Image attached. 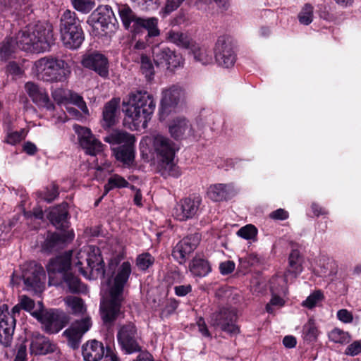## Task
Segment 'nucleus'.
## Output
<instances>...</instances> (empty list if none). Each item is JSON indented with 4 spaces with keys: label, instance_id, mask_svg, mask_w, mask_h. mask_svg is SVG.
Masks as SVG:
<instances>
[{
    "label": "nucleus",
    "instance_id": "obj_29",
    "mask_svg": "<svg viewBox=\"0 0 361 361\" xmlns=\"http://www.w3.org/2000/svg\"><path fill=\"white\" fill-rule=\"evenodd\" d=\"M302 259L298 250H293L288 258V267L284 274V280L287 282L298 277L302 271Z\"/></svg>",
    "mask_w": 361,
    "mask_h": 361
},
{
    "label": "nucleus",
    "instance_id": "obj_37",
    "mask_svg": "<svg viewBox=\"0 0 361 361\" xmlns=\"http://www.w3.org/2000/svg\"><path fill=\"white\" fill-rule=\"evenodd\" d=\"M104 141L113 145L135 143V137L123 130H116L104 138Z\"/></svg>",
    "mask_w": 361,
    "mask_h": 361
},
{
    "label": "nucleus",
    "instance_id": "obj_50",
    "mask_svg": "<svg viewBox=\"0 0 361 361\" xmlns=\"http://www.w3.org/2000/svg\"><path fill=\"white\" fill-rule=\"evenodd\" d=\"M68 100L76 105L84 114H88V109L82 97L79 94L70 92Z\"/></svg>",
    "mask_w": 361,
    "mask_h": 361
},
{
    "label": "nucleus",
    "instance_id": "obj_27",
    "mask_svg": "<svg viewBox=\"0 0 361 361\" xmlns=\"http://www.w3.org/2000/svg\"><path fill=\"white\" fill-rule=\"evenodd\" d=\"M68 204L66 202L52 208L48 214V218L52 224L61 229L68 227Z\"/></svg>",
    "mask_w": 361,
    "mask_h": 361
},
{
    "label": "nucleus",
    "instance_id": "obj_7",
    "mask_svg": "<svg viewBox=\"0 0 361 361\" xmlns=\"http://www.w3.org/2000/svg\"><path fill=\"white\" fill-rule=\"evenodd\" d=\"M75 266L85 276L91 275L94 278L104 275V262L99 249L94 246H88L78 253Z\"/></svg>",
    "mask_w": 361,
    "mask_h": 361
},
{
    "label": "nucleus",
    "instance_id": "obj_47",
    "mask_svg": "<svg viewBox=\"0 0 361 361\" xmlns=\"http://www.w3.org/2000/svg\"><path fill=\"white\" fill-rule=\"evenodd\" d=\"M257 234V229L252 224L246 225L240 228L237 235L246 240H255Z\"/></svg>",
    "mask_w": 361,
    "mask_h": 361
},
{
    "label": "nucleus",
    "instance_id": "obj_20",
    "mask_svg": "<svg viewBox=\"0 0 361 361\" xmlns=\"http://www.w3.org/2000/svg\"><path fill=\"white\" fill-rule=\"evenodd\" d=\"M71 252H67L64 255H59L51 259L47 266L49 283L56 285V283L52 282L56 274L61 275L62 278L63 274L68 273L71 265Z\"/></svg>",
    "mask_w": 361,
    "mask_h": 361
},
{
    "label": "nucleus",
    "instance_id": "obj_24",
    "mask_svg": "<svg viewBox=\"0 0 361 361\" xmlns=\"http://www.w3.org/2000/svg\"><path fill=\"white\" fill-rule=\"evenodd\" d=\"M169 128L171 135L176 140L195 137V132L191 123L183 117H177L171 121Z\"/></svg>",
    "mask_w": 361,
    "mask_h": 361
},
{
    "label": "nucleus",
    "instance_id": "obj_51",
    "mask_svg": "<svg viewBox=\"0 0 361 361\" xmlns=\"http://www.w3.org/2000/svg\"><path fill=\"white\" fill-rule=\"evenodd\" d=\"M70 92L63 88H56L52 90L51 96L56 102L62 104L68 100Z\"/></svg>",
    "mask_w": 361,
    "mask_h": 361
},
{
    "label": "nucleus",
    "instance_id": "obj_6",
    "mask_svg": "<svg viewBox=\"0 0 361 361\" xmlns=\"http://www.w3.org/2000/svg\"><path fill=\"white\" fill-rule=\"evenodd\" d=\"M60 34L61 39L66 48L76 49L81 46L85 37L80 21L75 12L66 10L62 14Z\"/></svg>",
    "mask_w": 361,
    "mask_h": 361
},
{
    "label": "nucleus",
    "instance_id": "obj_32",
    "mask_svg": "<svg viewBox=\"0 0 361 361\" xmlns=\"http://www.w3.org/2000/svg\"><path fill=\"white\" fill-rule=\"evenodd\" d=\"M118 12L124 27L133 31L138 17L126 4L117 5Z\"/></svg>",
    "mask_w": 361,
    "mask_h": 361
},
{
    "label": "nucleus",
    "instance_id": "obj_61",
    "mask_svg": "<svg viewBox=\"0 0 361 361\" xmlns=\"http://www.w3.org/2000/svg\"><path fill=\"white\" fill-rule=\"evenodd\" d=\"M283 303H284V301L281 298H280L277 295H274L272 297V298L271 299L270 302L267 305L266 310L269 313H272L273 309H272L271 306H273V305L282 306L283 305Z\"/></svg>",
    "mask_w": 361,
    "mask_h": 361
},
{
    "label": "nucleus",
    "instance_id": "obj_41",
    "mask_svg": "<svg viewBox=\"0 0 361 361\" xmlns=\"http://www.w3.org/2000/svg\"><path fill=\"white\" fill-rule=\"evenodd\" d=\"M140 71L148 81L154 78V68L151 59L145 54L140 56Z\"/></svg>",
    "mask_w": 361,
    "mask_h": 361
},
{
    "label": "nucleus",
    "instance_id": "obj_26",
    "mask_svg": "<svg viewBox=\"0 0 361 361\" xmlns=\"http://www.w3.org/2000/svg\"><path fill=\"white\" fill-rule=\"evenodd\" d=\"M73 238L74 234L73 232L64 234L51 233L47 235L42 247L47 252H53L62 248L68 241L72 240Z\"/></svg>",
    "mask_w": 361,
    "mask_h": 361
},
{
    "label": "nucleus",
    "instance_id": "obj_30",
    "mask_svg": "<svg viewBox=\"0 0 361 361\" xmlns=\"http://www.w3.org/2000/svg\"><path fill=\"white\" fill-rule=\"evenodd\" d=\"M158 19L154 17L143 18H140L135 22V27L133 32L138 33L142 29L147 31L146 37H153L159 36L160 34L159 30L157 27Z\"/></svg>",
    "mask_w": 361,
    "mask_h": 361
},
{
    "label": "nucleus",
    "instance_id": "obj_43",
    "mask_svg": "<svg viewBox=\"0 0 361 361\" xmlns=\"http://www.w3.org/2000/svg\"><path fill=\"white\" fill-rule=\"evenodd\" d=\"M303 336L305 340L312 342L317 339L318 331L312 319H310L303 326Z\"/></svg>",
    "mask_w": 361,
    "mask_h": 361
},
{
    "label": "nucleus",
    "instance_id": "obj_22",
    "mask_svg": "<svg viewBox=\"0 0 361 361\" xmlns=\"http://www.w3.org/2000/svg\"><path fill=\"white\" fill-rule=\"evenodd\" d=\"M202 198L200 195L190 196L180 202L174 211L175 217L180 221H185L193 217L197 212Z\"/></svg>",
    "mask_w": 361,
    "mask_h": 361
},
{
    "label": "nucleus",
    "instance_id": "obj_12",
    "mask_svg": "<svg viewBox=\"0 0 361 361\" xmlns=\"http://www.w3.org/2000/svg\"><path fill=\"white\" fill-rule=\"evenodd\" d=\"M215 60L219 66L228 68L236 61V53L231 39L225 36L219 37L214 48Z\"/></svg>",
    "mask_w": 361,
    "mask_h": 361
},
{
    "label": "nucleus",
    "instance_id": "obj_57",
    "mask_svg": "<svg viewBox=\"0 0 361 361\" xmlns=\"http://www.w3.org/2000/svg\"><path fill=\"white\" fill-rule=\"evenodd\" d=\"M184 0H166L165 5V12L166 13H170L172 11L176 10L180 4L183 2Z\"/></svg>",
    "mask_w": 361,
    "mask_h": 361
},
{
    "label": "nucleus",
    "instance_id": "obj_44",
    "mask_svg": "<svg viewBox=\"0 0 361 361\" xmlns=\"http://www.w3.org/2000/svg\"><path fill=\"white\" fill-rule=\"evenodd\" d=\"M73 8L82 13H90L94 7L95 3L92 0H71Z\"/></svg>",
    "mask_w": 361,
    "mask_h": 361
},
{
    "label": "nucleus",
    "instance_id": "obj_28",
    "mask_svg": "<svg viewBox=\"0 0 361 361\" xmlns=\"http://www.w3.org/2000/svg\"><path fill=\"white\" fill-rule=\"evenodd\" d=\"M82 353L85 361H100L104 355V348L101 342L92 340L82 345Z\"/></svg>",
    "mask_w": 361,
    "mask_h": 361
},
{
    "label": "nucleus",
    "instance_id": "obj_38",
    "mask_svg": "<svg viewBox=\"0 0 361 361\" xmlns=\"http://www.w3.org/2000/svg\"><path fill=\"white\" fill-rule=\"evenodd\" d=\"M211 270L208 261L202 258H194L190 264V271L196 276H206Z\"/></svg>",
    "mask_w": 361,
    "mask_h": 361
},
{
    "label": "nucleus",
    "instance_id": "obj_13",
    "mask_svg": "<svg viewBox=\"0 0 361 361\" xmlns=\"http://www.w3.org/2000/svg\"><path fill=\"white\" fill-rule=\"evenodd\" d=\"M237 315L235 309L222 308L212 314L210 324L214 327H219L223 331L231 335L238 334L239 329L235 325Z\"/></svg>",
    "mask_w": 361,
    "mask_h": 361
},
{
    "label": "nucleus",
    "instance_id": "obj_58",
    "mask_svg": "<svg viewBox=\"0 0 361 361\" xmlns=\"http://www.w3.org/2000/svg\"><path fill=\"white\" fill-rule=\"evenodd\" d=\"M220 271L222 274H231L235 269V263L232 261L221 262L219 265Z\"/></svg>",
    "mask_w": 361,
    "mask_h": 361
},
{
    "label": "nucleus",
    "instance_id": "obj_36",
    "mask_svg": "<svg viewBox=\"0 0 361 361\" xmlns=\"http://www.w3.org/2000/svg\"><path fill=\"white\" fill-rule=\"evenodd\" d=\"M61 279L70 292L73 293H87V288L86 286L82 283L80 279L72 274V273L68 272L66 274H63V276Z\"/></svg>",
    "mask_w": 361,
    "mask_h": 361
},
{
    "label": "nucleus",
    "instance_id": "obj_55",
    "mask_svg": "<svg viewBox=\"0 0 361 361\" xmlns=\"http://www.w3.org/2000/svg\"><path fill=\"white\" fill-rule=\"evenodd\" d=\"M59 195L58 188L56 185H52L50 188H48L47 192L43 196V199L50 203L54 200Z\"/></svg>",
    "mask_w": 361,
    "mask_h": 361
},
{
    "label": "nucleus",
    "instance_id": "obj_16",
    "mask_svg": "<svg viewBox=\"0 0 361 361\" xmlns=\"http://www.w3.org/2000/svg\"><path fill=\"white\" fill-rule=\"evenodd\" d=\"M73 129L78 135L80 145L87 154L95 156L102 151V142L94 137L89 128L75 124Z\"/></svg>",
    "mask_w": 361,
    "mask_h": 361
},
{
    "label": "nucleus",
    "instance_id": "obj_59",
    "mask_svg": "<svg viewBox=\"0 0 361 361\" xmlns=\"http://www.w3.org/2000/svg\"><path fill=\"white\" fill-rule=\"evenodd\" d=\"M23 139L22 134L18 131L10 132L6 137V142L11 145H16Z\"/></svg>",
    "mask_w": 361,
    "mask_h": 361
},
{
    "label": "nucleus",
    "instance_id": "obj_42",
    "mask_svg": "<svg viewBox=\"0 0 361 361\" xmlns=\"http://www.w3.org/2000/svg\"><path fill=\"white\" fill-rule=\"evenodd\" d=\"M65 302L73 314H80L85 312L86 309L83 300L80 298L68 296L66 298Z\"/></svg>",
    "mask_w": 361,
    "mask_h": 361
},
{
    "label": "nucleus",
    "instance_id": "obj_9",
    "mask_svg": "<svg viewBox=\"0 0 361 361\" xmlns=\"http://www.w3.org/2000/svg\"><path fill=\"white\" fill-rule=\"evenodd\" d=\"M31 314L42 323L44 330L49 334L58 333L69 322L68 316L58 309L34 311Z\"/></svg>",
    "mask_w": 361,
    "mask_h": 361
},
{
    "label": "nucleus",
    "instance_id": "obj_17",
    "mask_svg": "<svg viewBox=\"0 0 361 361\" xmlns=\"http://www.w3.org/2000/svg\"><path fill=\"white\" fill-rule=\"evenodd\" d=\"M201 236L195 233L188 235L181 240L173 248L172 255L180 264L185 262L189 255L194 251L200 243Z\"/></svg>",
    "mask_w": 361,
    "mask_h": 361
},
{
    "label": "nucleus",
    "instance_id": "obj_2",
    "mask_svg": "<svg viewBox=\"0 0 361 361\" xmlns=\"http://www.w3.org/2000/svg\"><path fill=\"white\" fill-rule=\"evenodd\" d=\"M130 274V264L124 262L118 267L113 281L109 280V295L100 307L101 317L104 324H111L121 313V307L124 301V286Z\"/></svg>",
    "mask_w": 361,
    "mask_h": 361
},
{
    "label": "nucleus",
    "instance_id": "obj_3",
    "mask_svg": "<svg viewBox=\"0 0 361 361\" xmlns=\"http://www.w3.org/2000/svg\"><path fill=\"white\" fill-rule=\"evenodd\" d=\"M126 117L131 120L135 126L146 128L147 122L154 111L156 102L153 96L147 91H137L131 93L127 101H123Z\"/></svg>",
    "mask_w": 361,
    "mask_h": 361
},
{
    "label": "nucleus",
    "instance_id": "obj_33",
    "mask_svg": "<svg viewBox=\"0 0 361 361\" xmlns=\"http://www.w3.org/2000/svg\"><path fill=\"white\" fill-rule=\"evenodd\" d=\"M92 16L95 23L99 24L104 30L108 27L109 23H111L114 13L111 6L105 5L99 6Z\"/></svg>",
    "mask_w": 361,
    "mask_h": 361
},
{
    "label": "nucleus",
    "instance_id": "obj_52",
    "mask_svg": "<svg viewBox=\"0 0 361 361\" xmlns=\"http://www.w3.org/2000/svg\"><path fill=\"white\" fill-rule=\"evenodd\" d=\"M322 298L323 295L320 290L314 291L303 301L302 305L308 308H312L322 300Z\"/></svg>",
    "mask_w": 361,
    "mask_h": 361
},
{
    "label": "nucleus",
    "instance_id": "obj_10",
    "mask_svg": "<svg viewBox=\"0 0 361 361\" xmlns=\"http://www.w3.org/2000/svg\"><path fill=\"white\" fill-rule=\"evenodd\" d=\"M22 274L18 277L14 274L11 277L12 283H18V279H23L27 290H37L40 289L45 280V272L43 267L35 262L23 265Z\"/></svg>",
    "mask_w": 361,
    "mask_h": 361
},
{
    "label": "nucleus",
    "instance_id": "obj_48",
    "mask_svg": "<svg viewBox=\"0 0 361 361\" xmlns=\"http://www.w3.org/2000/svg\"><path fill=\"white\" fill-rule=\"evenodd\" d=\"M154 257L149 253L140 255L136 260V264L141 270H146L153 264Z\"/></svg>",
    "mask_w": 361,
    "mask_h": 361
},
{
    "label": "nucleus",
    "instance_id": "obj_40",
    "mask_svg": "<svg viewBox=\"0 0 361 361\" xmlns=\"http://www.w3.org/2000/svg\"><path fill=\"white\" fill-rule=\"evenodd\" d=\"M129 183L122 176L118 174L112 175L109 179L107 183L104 186V194L106 195L109 190L114 188H128Z\"/></svg>",
    "mask_w": 361,
    "mask_h": 361
},
{
    "label": "nucleus",
    "instance_id": "obj_18",
    "mask_svg": "<svg viewBox=\"0 0 361 361\" xmlns=\"http://www.w3.org/2000/svg\"><path fill=\"white\" fill-rule=\"evenodd\" d=\"M184 90L178 86L172 85L165 88L161 92V116L168 114L172 108H174L178 104L184 99Z\"/></svg>",
    "mask_w": 361,
    "mask_h": 361
},
{
    "label": "nucleus",
    "instance_id": "obj_64",
    "mask_svg": "<svg viewBox=\"0 0 361 361\" xmlns=\"http://www.w3.org/2000/svg\"><path fill=\"white\" fill-rule=\"evenodd\" d=\"M26 355V345L25 344H20L18 348L17 354L14 361H25Z\"/></svg>",
    "mask_w": 361,
    "mask_h": 361
},
{
    "label": "nucleus",
    "instance_id": "obj_62",
    "mask_svg": "<svg viewBox=\"0 0 361 361\" xmlns=\"http://www.w3.org/2000/svg\"><path fill=\"white\" fill-rule=\"evenodd\" d=\"M337 317L339 320L345 323L350 322L353 320V316L347 310L342 309L338 311Z\"/></svg>",
    "mask_w": 361,
    "mask_h": 361
},
{
    "label": "nucleus",
    "instance_id": "obj_34",
    "mask_svg": "<svg viewBox=\"0 0 361 361\" xmlns=\"http://www.w3.org/2000/svg\"><path fill=\"white\" fill-rule=\"evenodd\" d=\"M166 39L176 46L186 49H190L195 42L186 33L170 30L166 33Z\"/></svg>",
    "mask_w": 361,
    "mask_h": 361
},
{
    "label": "nucleus",
    "instance_id": "obj_19",
    "mask_svg": "<svg viewBox=\"0 0 361 361\" xmlns=\"http://www.w3.org/2000/svg\"><path fill=\"white\" fill-rule=\"evenodd\" d=\"M91 322L89 317H86L73 323L63 333L68 341V345L73 349L78 348L83 334L87 332L91 326Z\"/></svg>",
    "mask_w": 361,
    "mask_h": 361
},
{
    "label": "nucleus",
    "instance_id": "obj_49",
    "mask_svg": "<svg viewBox=\"0 0 361 361\" xmlns=\"http://www.w3.org/2000/svg\"><path fill=\"white\" fill-rule=\"evenodd\" d=\"M29 0H0V7L4 9L18 10Z\"/></svg>",
    "mask_w": 361,
    "mask_h": 361
},
{
    "label": "nucleus",
    "instance_id": "obj_46",
    "mask_svg": "<svg viewBox=\"0 0 361 361\" xmlns=\"http://www.w3.org/2000/svg\"><path fill=\"white\" fill-rule=\"evenodd\" d=\"M330 341L336 343H346L350 341V336L347 332L338 329H334L329 334Z\"/></svg>",
    "mask_w": 361,
    "mask_h": 361
},
{
    "label": "nucleus",
    "instance_id": "obj_53",
    "mask_svg": "<svg viewBox=\"0 0 361 361\" xmlns=\"http://www.w3.org/2000/svg\"><path fill=\"white\" fill-rule=\"evenodd\" d=\"M361 353V340L355 341L350 344L345 350V354L349 356H356Z\"/></svg>",
    "mask_w": 361,
    "mask_h": 361
},
{
    "label": "nucleus",
    "instance_id": "obj_11",
    "mask_svg": "<svg viewBox=\"0 0 361 361\" xmlns=\"http://www.w3.org/2000/svg\"><path fill=\"white\" fill-rule=\"evenodd\" d=\"M117 341L122 350L128 354L141 351L139 336L135 324L128 322L121 325L117 333Z\"/></svg>",
    "mask_w": 361,
    "mask_h": 361
},
{
    "label": "nucleus",
    "instance_id": "obj_8",
    "mask_svg": "<svg viewBox=\"0 0 361 361\" xmlns=\"http://www.w3.org/2000/svg\"><path fill=\"white\" fill-rule=\"evenodd\" d=\"M23 309L20 304L15 305L11 312L7 305L0 306V344L5 347L11 345L16 326V317Z\"/></svg>",
    "mask_w": 361,
    "mask_h": 361
},
{
    "label": "nucleus",
    "instance_id": "obj_56",
    "mask_svg": "<svg viewBox=\"0 0 361 361\" xmlns=\"http://www.w3.org/2000/svg\"><path fill=\"white\" fill-rule=\"evenodd\" d=\"M19 303L20 304L23 309L28 312H30L35 307L34 300L26 295H22L20 297Z\"/></svg>",
    "mask_w": 361,
    "mask_h": 361
},
{
    "label": "nucleus",
    "instance_id": "obj_54",
    "mask_svg": "<svg viewBox=\"0 0 361 361\" xmlns=\"http://www.w3.org/2000/svg\"><path fill=\"white\" fill-rule=\"evenodd\" d=\"M137 5L142 10H156L159 7V0H140Z\"/></svg>",
    "mask_w": 361,
    "mask_h": 361
},
{
    "label": "nucleus",
    "instance_id": "obj_21",
    "mask_svg": "<svg viewBox=\"0 0 361 361\" xmlns=\"http://www.w3.org/2000/svg\"><path fill=\"white\" fill-rule=\"evenodd\" d=\"M25 90L33 103L39 107L45 108L48 111H53L54 104L50 100L46 90L32 82H27L25 85Z\"/></svg>",
    "mask_w": 361,
    "mask_h": 361
},
{
    "label": "nucleus",
    "instance_id": "obj_63",
    "mask_svg": "<svg viewBox=\"0 0 361 361\" xmlns=\"http://www.w3.org/2000/svg\"><path fill=\"white\" fill-rule=\"evenodd\" d=\"M270 217L277 220H285L288 217V214L283 209H278L270 214Z\"/></svg>",
    "mask_w": 361,
    "mask_h": 361
},
{
    "label": "nucleus",
    "instance_id": "obj_31",
    "mask_svg": "<svg viewBox=\"0 0 361 361\" xmlns=\"http://www.w3.org/2000/svg\"><path fill=\"white\" fill-rule=\"evenodd\" d=\"M119 99H112L106 104L103 110V121L104 125L110 127L115 124L119 114Z\"/></svg>",
    "mask_w": 361,
    "mask_h": 361
},
{
    "label": "nucleus",
    "instance_id": "obj_23",
    "mask_svg": "<svg viewBox=\"0 0 361 361\" xmlns=\"http://www.w3.org/2000/svg\"><path fill=\"white\" fill-rule=\"evenodd\" d=\"M57 350V345L49 338L38 332L32 334L30 350L32 354L44 355L54 353Z\"/></svg>",
    "mask_w": 361,
    "mask_h": 361
},
{
    "label": "nucleus",
    "instance_id": "obj_39",
    "mask_svg": "<svg viewBox=\"0 0 361 361\" xmlns=\"http://www.w3.org/2000/svg\"><path fill=\"white\" fill-rule=\"evenodd\" d=\"M190 50L192 53L194 59L202 65L206 66L212 62V56L206 47H200L194 43Z\"/></svg>",
    "mask_w": 361,
    "mask_h": 361
},
{
    "label": "nucleus",
    "instance_id": "obj_1",
    "mask_svg": "<svg viewBox=\"0 0 361 361\" xmlns=\"http://www.w3.org/2000/svg\"><path fill=\"white\" fill-rule=\"evenodd\" d=\"M53 42L51 25L38 22L29 24L20 31L15 39H5L0 46V58L7 61L13 57L18 48L24 51L43 52L49 50Z\"/></svg>",
    "mask_w": 361,
    "mask_h": 361
},
{
    "label": "nucleus",
    "instance_id": "obj_35",
    "mask_svg": "<svg viewBox=\"0 0 361 361\" xmlns=\"http://www.w3.org/2000/svg\"><path fill=\"white\" fill-rule=\"evenodd\" d=\"M135 143L123 144L116 151V157L124 164L130 166L135 158Z\"/></svg>",
    "mask_w": 361,
    "mask_h": 361
},
{
    "label": "nucleus",
    "instance_id": "obj_15",
    "mask_svg": "<svg viewBox=\"0 0 361 361\" xmlns=\"http://www.w3.org/2000/svg\"><path fill=\"white\" fill-rule=\"evenodd\" d=\"M82 65L94 71L100 77L107 78L109 74V63L107 57L102 53L94 51L82 56Z\"/></svg>",
    "mask_w": 361,
    "mask_h": 361
},
{
    "label": "nucleus",
    "instance_id": "obj_14",
    "mask_svg": "<svg viewBox=\"0 0 361 361\" xmlns=\"http://www.w3.org/2000/svg\"><path fill=\"white\" fill-rule=\"evenodd\" d=\"M157 67L173 69L183 64L182 57L166 46H156L152 49Z\"/></svg>",
    "mask_w": 361,
    "mask_h": 361
},
{
    "label": "nucleus",
    "instance_id": "obj_4",
    "mask_svg": "<svg viewBox=\"0 0 361 361\" xmlns=\"http://www.w3.org/2000/svg\"><path fill=\"white\" fill-rule=\"evenodd\" d=\"M153 146L157 154L159 173L164 178L178 177L180 173L174 161L178 149L174 142L166 137L158 135L154 138Z\"/></svg>",
    "mask_w": 361,
    "mask_h": 361
},
{
    "label": "nucleus",
    "instance_id": "obj_60",
    "mask_svg": "<svg viewBox=\"0 0 361 361\" xmlns=\"http://www.w3.org/2000/svg\"><path fill=\"white\" fill-rule=\"evenodd\" d=\"M192 287L190 284L188 285H180L174 287V291L176 295L180 297L185 296L187 294L190 293Z\"/></svg>",
    "mask_w": 361,
    "mask_h": 361
},
{
    "label": "nucleus",
    "instance_id": "obj_5",
    "mask_svg": "<svg viewBox=\"0 0 361 361\" xmlns=\"http://www.w3.org/2000/svg\"><path fill=\"white\" fill-rule=\"evenodd\" d=\"M37 73L41 80L49 82L66 81L71 73L68 62L56 57H43L35 63Z\"/></svg>",
    "mask_w": 361,
    "mask_h": 361
},
{
    "label": "nucleus",
    "instance_id": "obj_25",
    "mask_svg": "<svg viewBox=\"0 0 361 361\" xmlns=\"http://www.w3.org/2000/svg\"><path fill=\"white\" fill-rule=\"evenodd\" d=\"M236 193L233 184L218 183L211 185L207 191L209 199L214 202L226 200Z\"/></svg>",
    "mask_w": 361,
    "mask_h": 361
},
{
    "label": "nucleus",
    "instance_id": "obj_45",
    "mask_svg": "<svg viewBox=\"0 0 361 361\" xmlns=\"http://www.w3.org/2000/svg\"><path fill=\"white\" fill-rule=\"evenodd\" d=\"M313 10L314 8L311 4H305L301 11L298 14V19L301 24L307 25L312 22Z\"/></svg>",
    "mask_w": 361,
    "mask_h": 361
}]
</instances>
